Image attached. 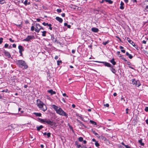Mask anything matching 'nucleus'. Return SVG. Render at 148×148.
<instances>
[{
    "label": "nucleus",
    "mask_w": 148,
    "mask_h": 148,
    "mask_svg": "<svg viewBox=\"0 0 148 148\" xmlns=\"http://www.w3.org/2000/svg\"><path fill=\"white\" fill-rule=\"evenodd\" d=\"M52 107L55 110L56 113L58 114L61 115L67 116V114L60 108H59L55 105H53L52 106Z\"/></svg>",
    "instance_id": "obj_1"
},
{
    "label": "nucleus",
    "mask_w": 148,
    "mask_h": 148,
    "mask_svg": "<svg viewBox=\"0 0 148 148\" xmlns=\"http://www.w3.org/2000/svg\"><path fill=\"white\" fill-rule=\"evenodd\" d=\"M16 63L18 66L23 69H26L28 68V66L25 61L22 60H17Z\"/></svg>",
    "instance_id": "obj_2"
},
{
    "label": "nucleus",
    "mask_w": 148,
    "mask_h": 148,
    "mask_svg": "<svg viewBox=\"0 0 148 148\" xmlns=\"http://www.w3.org/2000/svg\"><path fill=\"white\" fill-rule=\"evenodd\" d=\"M37 106L40 110L45 112L47 109V107L44 103L40 99H38L36 100Z\"/></svg>",
    "instance_id": "obj_3"
},
{
    "label": "nucleus",
    "mask_w": 148,
    "mask_h": 148,
    "mask_svg": "<svg viewBox=\"0 0 148 148\" xmlns=\"http://www.w3.org/2000/svg\"><path fill=\"white\" fill-rule=\"evenodd\" d=\"M47 123L48 125H49L52 127H51L53 128V127L55 126V123L53 122V121H51L49 119H46V121H45V124Z\"/></svg>",
    "instance_id": "obj_4"
},
{
    "label": "nucleus",
    "mask_w": 148,
    "mask_h": 148,
    "mask_svg": "<svg viewBox=\"0 0 148 148\" xmlns=\"http://www.w3.org/2000/svg\"><path fill=\"white\" fill-rule=\"evenodd\" d=\"M132 84L134 85H135V86L137 87H139L141 85L139 80L136 81L134 79H132Z\"/></svg>",
    "instance_id": "obj_5"
},
{
    "label": "nucleus",
    "mask_w": 148,
    "mask_h": 148,
    "mask_svg": "<svg viewBox=\"0 0 148 148\" xmlns=\"http://www.w3.org/2000/svg\"><path fill=\"white\" fill-rule=\"evenodd\" d=\"M34 39L35 37L34 36L28 35L26 38L24 39L23 41H24L29 42L30 40Z\"/></svg>",
    "instance_id": "obj_6"
},
{
    "label": "nucleus",
    "mask_w": 148,
    "mask_h": 148,
    "mask_svg": "<svg viewBox=\"0 0 148 148\" xmlns=\"http://www.w3.org/2000/svg\"><path fill=\"white\" fill-rule=\"evenodd\" d=\"M36 28L35 29V31L37 32L38 33L40 30L41 29V28H42V27L40 26L39 24L36 23Z\"/></svg>",
    "instance_id": "obj_7"
},
{
    "label": "nucleus",
    "mask_w": 148,
    "mask_h": 148,
    "mask_svg": "<svg viewBox=\"0 0 148 148\" xmlns=\"http://www.w3.org/2000/svg\"><path fill=\"white\" fill-rule=\"evenodd\" d=\"M96 62L99 63H103L105 66L108 67H110V66H111L112 65L109 63L106 62L96 61Z\"/></svg>",
    "instance_id": "obj_8"
},
{
    "label": "nucleus",
    "mask_w": 148,
    "mask_h": 148,
    "mask_svg": "<svg viewBox=\"0 0 148 148\" xmlns=\"http://www.w3.org/2000/svg\"><path fill=\"white\" fill-rule=\"evenodd\" d=\"M144 7L145 8L144 11H148V1H145L144 2Z\"/></svg>",
    "instance_id": "obj_9"
},
{
    "label": "nucleus",
    "mask_w": 148,
    "mask_h": 148,
    "mask_svg": "<svg viewBox=\"0 0 148 148\" xmlns=\"http://www.w3.org/2000/svg\"><path fill=\"white\" fill-rule=\"evenodd\" d=\"M75 145L77 146V148H84V145L82 146L77 141H76L75 143Z\"/></svg>",
    "instance_id": "obj_10"
},
{
    "label": "nucleus",
    "mask_w": 148,
    "mask_h": 148,
    "mask_svg": "<svg viewBox=\"0 0 148 148\" xmlns=\"http://www.w3.org/2000/svg\"><path fill=\"white\" fill-rule=\"evenodd\" d=\"M3 53L5 56L7 57L8 58H10L11 57V55L10 53L6 51H4Z\"/></svg>",
    "instance_id": "obj_11"
},
{
    "label": "nucleus",
    "mask_w": 148,
    "mask_h": 148,
    "mask_svg": "<svg viewBox=\"0 0 148 148\" xmlns=\"http://www.w3.org/2000/svg\"><path fill=\"white\" fill-rule=\"evenodd\" d=\"M127 40L130 43L132 44L133 46L136 45L135 43L129 38H127Z\"/></svg>",
    "instance_id": "obj_12"
},
{
    "label": "nucleus",
    "mask_w": 148,
    "mask_h": 148,
    "mask_svg": "<svg viewBox=\"0 0 148 148\" xmlns=\"http://www.w3.org/2000/svg\"><path fill=\"white\" fill-rule=\"evenodd\" d=\"M110 70L113 73L115 74L116 71L115 69L114 68V66H113L111 65V66H110Z\"/></svg>",
    "instance_id": "obj_13"
},
{
    "label": "nucleus",
    "mask_w": 148,
    "mask_h": 148,
    "mask_svg": "<svg viewBox=\"0 0 148 148\" xmlns=\"http://www.w3.org/2000/svg\"><path fill=\"white\" fill-rule=\"evenodd\" d=\"M18 49H19V53H21V52H22L24 50L23 47L22 46H21V45H19V46H18Z\"/></svg>",
    "instance_id": "obj_14"
},
{
    "label": "nucleus",
    "mask_w": 148,
    "mask_h": 148,
    "mask_svg": "<svg viewBox=\"0 0 148 148\" xmlns=\"http://www.w3.org/2000/svg\"><path fill=\"white\" fill-rule=\"evenodd\" d=\"M56 19L57 21H58L60 23H62L63 21L62 19L61 18H60L58 16H57L56 17Z\"/></svg>",
    "instance_id": "obj_15"
},
{
    "label": "nucleus",
    "mask_w": 148,
    "mask_h": 148,
    "mask_svg": "<svg viewBox=\"0 0 148 148\" xmlns=\"http://www.w3.org/2000/svg\"><path fill=\"white\" fill-rule=\"evenodd\" d=\"M47 92L50 93L51 95L56 94V92L54 91H53L52 89L48 90Z\"/></svg>",
    "instance_id": "obj_16"
},
{
    "label": "nucleus",
    "mask_w": 148,
    "mask_h": 148,
    "mask_svg": "<svg viewBox=\"0 0 148 148\" xmlns=\"http://www.w3.org/2000/svg\"><path fill=\"white\" fill-rule=\"evenodd\" d=\"M91 30L92 31L95 32H97L99 31L98 28L95 27L92 28Z\"/></svg>",
    "instance_id": "obj_17"
},
{
    "label": "nucleus",
    "mask_w": 148,
    "mask_h": 148,
    "mask_svg": "<svg viewBox=\"0 0 148 148\" xmlns=\"http://www.w3.org/2000/svg\"><path fill=\"white\" fill-rule=\"evenodd\" d=\"M110 62L113 65H115L116 64V62L114 61V58H112V60H110Z\"/></svg>",
    "instance_id": "obj_18"
},
{
    "label": "nucleus",
    "mask_w": 148,
    "mask_h": 148,
    "mask_svg": "<svg viewBox=\"0 0 148 148\" xmlns=\"http://www.w3.org/2000/svg\"><path fill=\"white\" fill-rule=\"evenodd\" d=\"M124 5V3L123 2L121 1L120 3V9L121 10H123L124 9V7L123 6V5Z\"/></svg>",
    "instance_id": "obj_19"
},
{
    "label": "nucleus",
    "mask_w": 148,
    "mask_h": 148,
    "mask_svg": "<svg viewBox=\"0 0 148 148\" xmlns=\"http://www.w3.org/2000/svg\"><path fill=\"white\" fill-rule=\"evenodd\" d=\"M33 114L35 115L36 116L40 117L42 115L40 113L34 112Z\"/></svg>",
    "instance_id": "obj_20"
},
{
    "label": "nucleus",
    "mask_w": 148,
    "mask_h": 148,
    "mask_svg": "<svg viewBox=\"0 0 148 148\" xmlns=\"http://www.w3.org/2000/svg\"><path fill=\"white\" fill-rule=\"evenodd\" d=\"M38 120L42 123H43L44 124H45V121H46V119H43L41 118H39L38 119Z\"/></svg>",
    "instance_id": "obj_21"
},
{
    "label": "nucleus",
    "mask_w": 148,
    "mask_h": 148,
    "mask_svg": "<svg viewBox=\"0 0 148 148\" xmlns=\"http://www.w3.org/2000/svg\"><path fill=\"white\" fill-rule=\"evenodd\" d=\"M126 54L127 56H128L129 58L131 59L133 58V56L127 52L126 53Z\"/></svg>",
    "instance_id": "obj_22"
},
{
    "label": "nucleus",
    "mask_w": 148,
    "mask_h": 148,
    "mask_svg": "<svg viewBox=\"0 0 148 148\" xmlns=\"http://www.w3.org/2000/svg\"><path fill=\"white\" fill-rule=\"evenodd\" d=\"M43 126L42 125H40V126L39 127H36L37 128V130L38 131H39L42 128H43Z\"/></svg>",
    "instance_id": "obj_23"
},
{
    "label": "nucleus",
    "mask_w": 148,
    "mask_h": 148,
    "mask_svg": "<svg viewBox=\"0 0 148 148\" xmlns=\"http://www.w3.org/2000/svg\"><path fill=\"white\" fill-rule=\"evenodd\" d=\"M142 139H140L138 141V142L142 146H144V143H142Z\"/></svg>",
    "instance_id": "obj_24"
},
{
    "label": "nucleus",
    "mask_w": 148,
    "mask_h": 148,
    "mask_svg": "<svg viewBox=\"0 0 148 148\" xmlns=\"http://www.w3.org/2000/svg\"><path fill=\"white\" fill-rule=\"evenodd\" d=\"M51 39L53 41H54V40L55 39V36L53 34H52L51 35Z\"/></svg>",
    "instance_id": "obj_25"
},
{
    "label": "nucleus",
    "mask_w": 148,
    "mask_h": 148,
    "mask_svg": "<svg viewBox=\"0 0 148 148\" xmlns=\"http://www.w3.org/2000/svg\"><path fill=\"white\" fill-rule=\"evenodd\" d=\"M105 1L110 4H112L113 3V1L111 0H105Z\"/></svg>",
    "instance_id": "obj_26"
},
{
    "label": "nucleus",
    "mask_w": 148,
    "mask_h": 148,
    "mask_svg": "<svg viewBox=\"0 0 148 148\" xmlns=\"http://www.w3.org/2000/svg\"><path fill=\"white\" fill-rule=\"evenodd\" d=\"M95 11H97V12H96V14H98L99 13V12H100L101 13H102L103 12V10H95Z\"/></svg>",
    "instance_id": "obj_27"
},
{
    "label": "nucleus",
    "mask_w": 148,
    "mask_h": 148,
    "mask_svg": "<svg viewBox=\"0 0 148 148\" xmlns=\"http://www.w3.org/2000/svg\"><path fill=\"white\" fill-rule=\"evenodd\" d=\"M42 36H46V31H44L42 32Z\"/></svg>",
    "instance_id": "obj_28"
},
{
    "label": "nucleus",
    "mask_w": 148,
    "mask_h": 148,
    "mask_svg": "<svg viewBox=\"0 0 148 148\" xmlns=\"http://www.w3.org/2000/svg\"><path fill=\"white\" fill-rule=\"evenodd\" d=\"M90 122L92 124H93L94 125H96L97 123L96 122H95L93 121L90 120Z\"/></svg>",
    "instance_id": "obj_29"
},
{
    "label": "nucleus",
    "mask_w": 148,
    "mask_h": 148,
    "mask_svg": "<svg viewBox=\"0 0 148 148\" xmlns=\"http://www.w3.org/2000/svg\"><path fill=\"white\" fill-rule=\"evenodd\" d=\"M77 121L81 125H82V126H84V127H85V126L84 125V124L82 122H81L79 120H77Z\"/></svg>",
    "instance_id": "obj_30"
},
{
    "label": "nucleus",
    "mask_w": 148,
    "mask_h": 148,
    "mask_svg": "<svg viewBox=\"0 0 148 148\" xmlns=\"http://www.w3.org/2000/svg\"><path fill=\"white\" fill-rule=\"evenodd\" d=\"M95 145L97 147H98L100 145L98 143V141H97L95 142Z\"/></svg>",
    "instance_id": "obj_31"
},
{
    "label": "nucleus",
    "mask_w": 148,
    "mask_h": 148,
    "mask_svg": "<svg viewBox=\"0 0 148 148\" xmlns=\"http://www.w3.org/2000/svg\"><path fill=\"white\" fill-rule=\"evenodd\" d=\"M83 138L82 137H79L78 139L79 141L80 142H82V141L83 140Z\"/></svg>",
    "instance_id": "obj_32"
},
{
    "label": "nucleus",
    "mask_w": 148,
    "mask_h": 148,
    "mask_svg": "<svg viewBox=\"0 0 148 148\" xmlns=\"http://www.w3.org/2000/svg\"><path fill=\"white\" fill-rule=\"evenodd\" d=\"M109 41L108 40L107 41H106V42H103L102 43V44L105 45H106L108 43H109Z\"/></svg>",
    "instance_id": "obj_33"
},
{
    "label": "nucleus",
    "mask_w": 148,
    "mask_h": 148,
    "mask_svg": "<svg viewBox=\"0 0 148 148\" xmlns=\"http://www.w3.org/2000/svg\"><path fill=\"white\" fill-rule=\"evenodd\" d=\"M48 26L49 27V29L50 30H52V28L51 27V25L50 24H48Z\"/></svg>",
    "instance_id": "obj_34"
},
{
    "label": "nucleus",
    "mask_w": 148,
    "mask_h": 148,
    "mask_svg": "<svg viewBox=\"0 0 148 148\" xmlns=\"http://www.w3.org/2000/svg\"><path fill=\"white\" fill-rule=\"evenodd\" d=\"M62 63V61L61 60H60V61L58 60L57 61V64L58 65H59L60 64V63Z\"/></svg>",
    "instance_id": "obj_35"
},
{
    "label": "nucleus",
    "mask_w": 148,
    "mask_h": 148,
    "mask_svg": "<svg viewBox=\"0 0 148 148\" xmlns=\"http://www.w3.org/2000/svg\"><path fill=\"white\" fill-rule=\"evenodd\" d=\"M47 138H49L51 136V133L50 132H48L47 134Z\"/></svg>",
    "instance_id": "obj_36"
},
{
    "label": "nucleus",
    "mask_w": 148,
    "mask_h": 148,
    "mask_svg": "<svg viewBox=\"0 0 148 148\" xmlns=\"http://www.w3.org/2000/svg\"><path fill=\"white\" fill-rule=\"evenodd\" d=\"M92 132L93 133V134H94L95 136H97V135H98V134L94 130H92Z\"/></svg>",
    "instance_id": "obj_37"
},
{
    "label": "nucleus",
    "mask_w": 148,
    "mask_h": 148,
    "mask_svg": "<svg viewBox=\"0 0 148 148\" xmlns=\"http://www.w3.org/2000/svg\"><path fill=\"white\" fill-rule=\"evenodd\" d=\"M54 42L57 43L58 44L60 43L56 39H55L54 40V41H53Z\"/></svg>",
    "instance_id": "obj_38"
},
{
    "label": "nucleus",
    "mask_w": 148,
    "mask_h": 148,
    "mask_svg": "<svg viewBox=\"0 0 148 148\" xmlns=\"http://www.w3.org/2000/svg\"><path fill=\"white\" fill-rule=\"evenodd\" d=\"M1 4H3L4 3H5V1L4 0H2L0 2Z\"/></svg>",
    "instance_id": "obj_39"
},
{
    "label": "nucleus",
    "mask_w": 148,
    "mask_h": 148,
    "mask_svg": "<svg viewBox=\"0 0 148 148\" xmlns=\"http://www.w3.org/2000/svg\"><path fill=\"white\" fill-rule=\"evenodd\" d=\"M21 25H22V23H21L20 24L16 25L17 27H19L21 28L22 27Z\"/></svg>",
    "instance_id": "obj_40"
},
{
    "label": "nucleus",
    "mask_w": 148,
    "mask_h": 148,
    "mask_svg": "<svg viewBox=\"0 0 148 148\" xmlns=\"http://www.w3.org/2000/svg\"><path fill=\"white\" fill-rule=\"evenodd\" d=\"M42 24L44 26L48 25V24L47 23H46L45 22H43Z\"/></svg>",
    "instance_id": "obj_41"
},
{
    "label": "nucleus",
    "mask_w": 148,
    "mask_h": 148,
    "mask_svg": "<svg viewBox=\"0 0 148 148\" xmlns=\"http://www.w3.org/2000/svg\"><path fill=\"white\" fill-rule=\"evenodd\" d=\"M27 0H26L24 2V3L25 5H26L27 4Z\"/></svg>",
    "instance_id": "obj_42"
},
{
    "label": "nucleus",
    "mask_w": 148,
    "mask_h": 148,
    "mask_svg": "<svg viewBox=\"0 0 148 148\" xmlns=\"http://www.w3.org/2000/svg\"><path fill=\"white\" fill-rule=\"evenodd\" d=\"M57 11L59 13H60L62 12V10L61 9H57Z\"/></svg>",
    "instance_id": "obj_43"
},
{
    "label": "nucleus",
    "mask_w": 148,
    "mask_h": 148,
    "mask_svg": "<svg viewBox=\"0 0 148 148\" xmlns=\"http://www.w3.org/2000/svg\"><path fill=\"white\" fill-rule=\"evenodd\" d=\"M3 39L2 38H0V44H1L3 42Z\"/></svg>",
    "instance_id": "obj_44"
},
{
    "label": "nucleus",
    "mask_w": 148,
    "mask_h": 148,
    "mask_svg": "<svg viewBox=\"0 0 148 148\" xmlns=\"http://www.w3.org/2000/svg\"><path fill=\"white\" fill-rule=\"evenodd\" d=\"M31 30L33 31L34 29V27L33 26H32L31 27Z\"/></svg>",
    "instance_id": "obj_45"
},
{
    "label": "nucleus",
    "mask_w": 148,
    "mask_h": 148,
    "mask_svg": "<svg viewBox=\"0 0 148 148\" xmlns=\"http://www.w3.org/2000/svg\"><path fill=\"white\" fill-rule=\"evenodd\" d=\"M145 110L146 112H148V107H146L145 108Z\"/></svg>",
    "instance_id": "obj_46"
},
{
    "label": "nucleus",
    "mask_w": 148,
    "mask_h": 148,
    "mask_svg": "<svg viewBox=\"0 0 148 148\" xmlns=\"http://www.w3.org/2000/svg\"><path fill=\"white\" fill-rule=\"evenodd\" d=\"M104 106H106V107H108L109 106V104L108 103H107L106 104H104Z\"/></svg>",
    "instance_id": "obj_47"
},
{
    "label": "nucleus",
    "mask_w": 148,
    "mask_h": 148,
    "mask_svg": "<svg viewBox=\"0 0 148 148\" xmlns=\"http://www.w3.org/2000/svg\"><path fill=\"white\" fill-rule=\"evenodd\" d=\"M8 45L7 44H5V45H4V47L5 48H8Z\"/></svg>",
    "instance_id": "obj_48"
},
{
    "label": "nucleus",
    "mask_w": 148,
    "mask_h": 148,
    "mask_svg": "<svg viewBox=\"0 0 148 148\" xmlns=\"http://www.w3.org/2000/svg\"><path fill=\"white\" fill-rule=\"evenodd\" d=\"M8 91V89H5V90H3L2 91V92H7Z\"/></svg>",
    "instance_id": "obj_49"
},
{
    "label": "nucleus",
    "mask_w": 148,
    "mask_h": 148,
    "mask_svg": "<svg viewBox=\"0 0 148 148\" xmlns=\"http://www.w3.org/2000/svg\"><path fill=\"white\" fill-rule=\"evenodd\" d=\"M9 40L10 41L12 42H13L14 41V40H12L11 38H10Z\"/></svg>",
    "instance_id": "obj_50"
},
{
    "label": "nucleus",
    "mask_w": 148,
    "mask_h": 148,
    "mask_svg": "<svg viewBox=\"0 0 148 148\" xmlns=\"http://www.w3.org/2000/svg\"><path fill=\"white\" fill-rule=\"evenodd\" d=\"M126 147V148H131V147L129 146L128 145H125V146Z\"/></svg>",
    "instance_id": "obj_51"
},
{
    "label": "nucleus",
    "mask_w": 148,
    "mask_h": 148,
    "mask_svg": "<svg viewBox=\"0 0 148 148\" xmlns=\"http://www.w3.org/2000/svg\"><path fill=\"white\" fill-rule=\"evenodd\" d=\"M128 108H127L126 109V113L127 114H128Z\"/></svg>",
    "instance_id": "obj_52"
},
{
    "label": "nucleus",
    "mask_w": 148,
    "mask_h": 148,
    "mask_svg": "<svg viewBox=\"0 0 148 148\" xmlns=\"http://www.w3.org/2000/svg\"><path fill=\"white\" fill-rule=\"evenodd\" d=\"M58 58V56H56L54 58V59L55 60H57Z\"/></svg>",
    "instance_id": "obj_53"
},
{
    "label": "nucleus",
    "mask_w": 148,
    "mask_h": 148,
    "mask_svg": "<svg viewBox=\"0 0 148 148\" xmlns=\"http://www.w3.org/2000/svg\"><path fill=\"white\" fill-rule=\"evenodd\" d=\"M65 14L64 13H62L61 14V16L63 17H64L65 16Z\"/></svg>",
    "instance_id": "obj_54"
},
{
    "label": "nucleus",
    "mask_w": 148,
    "mask_h": 148,
    "mask_svg": "<svg viewBox=\"0 0 148 148\" xmlns=\"http://www.w3.org/2000/svg\"><path fill=\"white\" fill-rule=\"evenodd\" d=\"M121 51L122 52H123V53H125V50H123V49L121 50Z\"/></svg>",
    "instance_id": "obj_55"
},
{
    "label": "nucleus",
    "mask_w": 148,
    "mask_h": 148,
    "mask_svg": "<svg viewBox=\"0 0 148 148\" xmlns=\"http://www.w3.org/2000/svg\"><path fill=\"white\" fill-rule=\"evenodd\" d=\"M119 48L121 49H121H123L124 48L122 46H119Z\"/></svg>",
    "instance_id": "obj_56"
},
{
    "label": "nucleus",
    "mask_w": 148,
    "mask_h": 148,
    "mask_svg": "<svg viewBox=\"0 0 148 148\" xmlns=\"http://www.w3.org/2000/svg\"><path fill=\"white\" fill-rule=\"evenodd\" d=\"M72 52L74 54L75 53V50H72Z\"/></svg>",
    "instance_id": "obj_57"
},
{
    "label": "nucleus",
    "mask_w": 148,
    "mask_h": 148,
    "mask_svg": "<svg viewBox=\"0 0 148 148\" xmlns=\"http://www.w3.org/2000/svg\"><path fill=\"white\" fill-rule=\"evenodd\" d=\"M12 46L13 47L15 48L16 47V45L15 44H13L12 45Z\"/></svg>",
    "instance_id": "obj_58"
},
{
    "label": "nucleus",
    "mask_w": 148,
    "mask_h": 148,
    "mask_svg": "<svg viewBox=\"0 0 148 148\" xmlns=\"http://www.w3.org/2000/svg\"><path fill=\"white\" fill-rule=\"evenodd\" d=\"M62 95H63V96H66L67 97H68V96H66V94L65 93H64Z\"/></svg>",
    "instance_id": "obj_59"
},
{
    "label": "nucleus",
    "mask_w": 148,
    "mask_h": 148,
    "mask_svg": "<svg viewBox=\"0 0 148 148\" xmlns=\"http://www.w3.org/2000/svg\"><path fill=\"white\" fill-rule=\"evenodd\" d=\"M72 107L73 108H74L75 107V105L74 104H73L72 105Z\"/></svg>",
    "instance_id": "obj_60"
},
{
    "label": "nucleus",
    "mask_w": 148,
    "mask_h": 148,
    "mask_svg": "<svg viewBox=\"0 0 148 148\" xmlns=\"http://www.w3.org/2000/svg\"><path fill=\"white\" fill-rule=\"evenodd\" d=\"M142 42L143 43L145 44L146 43V41L144 40H143L142 41Z\"/></svg>",
    "instance_id": "obj_61"
},
{
    "label": "nucleus",
    "mask_w": 148,
    "mask_h": 148,
    "mask_svg": "<svg viewBox=\"0 0 148 148\" xmlns=\"http://www.w3.org/2000/svg\"><path fill=\"white\" fill-rule=\"evenodd\" d=\"M67 27L69 28H70L71 27V26L70 25H67Z\"/></svg>",
    "instance_id": "obj_62"
},
{
    "label": "nucleus",
    "mask_w": 148,
    "mask_h": 148,
    "mask_svg": "<svg viewBox=\"0 0 148 148\" xmlns=\"http://www.w3.org/2000/svg\"><path fill=\"white\" fill-rule=\"evenodd\" d=\"M117 95V94L116 93V92H114V94H113V95L115 97V96H116Z\"/></svg>",
    "instance_id": "obj_63"
},
{
    "label": "nucleus",
    "mask_w": 148,
    "mask_h": 148,
    "mask_svg": "<svg viewBox=\"0 0 148 148\" xmlns=\"http://www.w3.org/2000/svg\"><path fill=\"white\" fill-rule=\"evenodd\" d=\"M83 143L84 144H86V143L87 142L86 140H83Z\"/></svg>",
    "instance_id": "obj_64"
}]
</instances>
